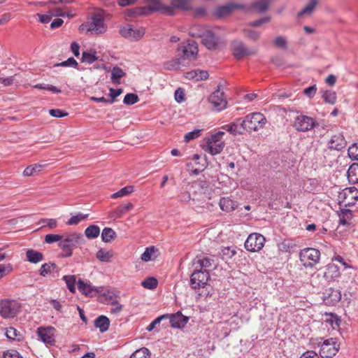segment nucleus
<instances>
[{
    "label": "nucleus",
    "instance_id": "nucleus-29",
    "mask_svg": "<svg viewBox=\"0 0 358 358\" xmlns=\"http://www.w3.org/2000/svg\"><path fill=\"white\" fill-rule=\"evenodd\" d=\"M26 257L27 261L33 264H37L43 260V253L31 249L26 252Z\"/></svg>",
    "mask_w": 358,
    "mask_h": 358
},
{
    "label": "nucleus",
    "instance_id": "nucleus-20",
    "mask_svg": "<svg viewBox=\"0 0 358 358\" xmlns=\"http://www.w3.org/2000/svg\"><path fill=\"white\" fill-rule=\"evenodd\" d=\"M168 317L170 319L171 326L174 328H182L189 321V317L183 315L180 312L168 315Z\"/></svg>",
    "mask_w": 358,
    "mask_h": 358
},
{
    "label": "nucleus",
    "instance_id": "nucleus-52",
    "mask_svg": "<svg viewBox=\"0 0 358 358\" xmlns=\"http://www.w3.org/2000/svg\"><path fill=\"white\" fill-rule=\"evenodd\" d=\"M196 264L199 265V270H206V268L211 266L210 259L208 257L198 259Z\"/></svg>",
    "mask_w": 358,
    "mask_h": 358
},
{
    "label": "nucleus",
    "instance_id": "nucleus-10",
    "mask_svg": "<svg viewBox=\"0 0 358 358\" xmlns=\"http://www.w3.org/2000/svg\"><path fill=\"white\" fill-rule=\"evenodd\" d=\"M265 238L259 233L250 234L245 242V248L251 252L260 251L265 243Z\"/></svg>",
    "mask_w": 358,
    "mask_h": 358
},
{
    "label": "nucleus",
    "instance_id": "nucleus-41",
    "mask_svg": "<svg viewBox=\"0 0 358 358\" xmlns=\"http://www.w3.org/2000/svg\"><path fill=\"white\" fill-rule=\"evenodd\" d=\"M43 167V166L40 164L30 165L24 170L23 174L25 176H31L35 173L40 172Z\"/></svg>",
    "mask_w": 358,
    "mask_h": 358
},
{
    "label": "nucleus",
    "instance_id": "nucleus-19",
    "mask_svg": "<svg viewBox=\"0 0 358 358\" xmlns=\"http://www.w3.org/2000/svg\"><path fill=\"white\" fill-rule=\"evenodd\" d=\"M149 3V9L152 11H162L166 15H173V8L169 6H163L161 0H147Z\"/></svg>",
    "mask_w": 358,
    "mask_h": 358
},
{
    "label": "nucleus",
    "instance_id": "nucleus-59",
    "mask_svg": "<svg viewBox=\"0 0 358 358\" xmlns=\"http://www.w3.org/2000/svg\"><path fill=\"white\" fill-rule=\"evenodd\" d=\"M49 113L51 116L55 117H64L69 115L67 112L61 109H50Z\"/></svg>",
    "mask_w": 358,
    "mask_h": 358
},
{
    "label": "nucleus",
    "instance_id": "nucleus-45",
    "mask_svg": "<svg viewBox=\"0 0 358 358\" xmlns=\"http://www.w3.org/2000/svg\"><path fill=\"white\" fill-rule=\"evenodd\" d=\"M150 356V350L146 348H141L133 352L130 358H149Z\"/></svg>",
    "mask_w": 358,
    "mask_h": 358
},
{
    "label": "nucleus",
    "instance_id": "nucleus-4",
    "mask_svg": "<svg viewBox=\"0 0 358 358\" xmlns=\"http://www.w3.org/2000/svg\"><path fill=\"white\" fill-rule=\"evenodd\" d=\"M62 236L59 242V247L64 252L62 256L69 257L73 254V248L83 243V236L81 234L71 233Z\"/></svg>",
    "mask_w": 358,
    "mask_h": 358
},
{
    "label": "nucleus",
    "instance_id": "nucleus-37",
    "mask_svg": "<svg viewBox=\"0 0 358 358\" xmlns=\"http://www.w3.org/2000/svg\"><path fill=\"white\" fill-rule=\"evenodd\" d=\"M317 3V0H310L309 3L304 7V8L298 13V17H301L303 15H310Z\"/></svg>",
    "mask_w": 358,
    "mask_h": 358
},
{
    "label": "nucleus",
    "instance_id": "nucleus-54",
    "mask_svg": "<svg viewBox=\"0 0 358 358\" xmlns=\"http://www.w3.org/2000/svg\"><path fill=\"white\" fill-rule=\"evenodd\" d=\"M273 44L275 47L286 49L287 48V40L283 36H278L273 41Z\"/></svg>",
    "mask_w": 358,
    "mask_h": 358
},
{
    "label": "nucleus",
    "instance_id": "nucleus-40",
    "mask_svg": "<svg viewBox=\"0 0 358 358\" xmlns=\"http://www.w3.org/2000/svg\"><path fill=\"white\" fill-rule=\"evenodd\" d=\"M100 234V228L94 224L90 225L85 231V234L88 238H96Z\"/></svg>",
    "mask_w": 358,
    "mask_h": 358
},
{
    "label": "nucleus",
    "instance_id": "nucleus-63",
    "mask_svg": "<svg viewBox=\"0 0 358 358\" xmlns=\"http://www.w3.org/2000/svg\"><path fill=\"white\" fill-rule=\"evenodd\" d=\"M109 91H110L109 95L112 98L110 100V103H113L115 101V99L116 97H117L118 96H120L122 93V89H116L115 90L113 88H110Z\"/></svg>",
    "mask_w": 358,
    "mask_h": 358
},
{
    "label": "nucleus",
    "instance_id": "nucleus-61",
    "mask_svg": "<svg viewBox=\"0 0 358 358\" xmlns=\"http://www.w3.org/2000/svg\"><path fill=\"white\" fill-rule=\"evenodd\" d=\"M271 20V17H268V16H266V17H264L259 20H255L253 22H251L249 23V25L250 27H260L262 26L263 24H266V23H268Z\"/></svg>",
    "mask_w": 358,
    "mask_h": 358
},
{
    "label": "nucleus",
    "instance_id": "nucleus-18",
    "mask_svg": "<svg viewBox=\"0 0 358 358\" xmlns=\"http://www.w3.org/2000/svg\"><path fill=\"white\" fill-rule=\"evenodd\" d=\"M78 289L83 294L90 297L99 292V289L93 287L89 281L85 282L82 280L78 281Z\"/></svg>",
    "mask_w": 358,
    "mask_h": 358
},
{
    "label": "nucleus",
    "instance_id": "nucleus-39",
    "mask_svg": "<svg viewBox=\"0 0 358 358\" xmlns=\"http://www.w3.org/2000/svg\"><path fill=\"white\" fill-rule=\"evenodd\" d=\"M322 98L325 103L334 105L336 102V93L332 90H326L322 92Z\"/></svg>",
    "mask_w": 358,
    "mask_h": 358
},
{
    "label": "nucleus",
    "instance_id": "nucleus-43",
    "mask_svg": "<svg viewBox=\"0 0 358 358\" xmlns=\"http://www.w3.org/2000/svg\"><path fill=\"white\" fill-rule=\"evenodd\" d=\"M57 268V266L55 263H45L43 264L40 268V274L45 277L47 276L49 273H50L52 271H54Z\"/></svg>",
    "mask_w": 358,
    "mask_h": 358
},
{
    "label": "nucleus",
    "instance_id": "nucleus-42",
    "mask_svg": "<svg viewBox=\"0 0 358 358\" xmlns=\"http://www.w3.org/2000/svg\"><path fill=\"white\" fill-rule=\"evenodd\" d=\"M63 280L65 281L69 290L71 292L74 293L76 292V276L73 275H64L63 277Z\"/></svg>",
    "mask_w": 358,
    "mask_h": 358
},
{
    "label": "nucleus",
    "instance_id": "nucleus-12",
    "mask_svg": "<svg viewBox=\"0 0 358 358\" xmlns=\"http://www.w3.org/2000/svg\"><path fill=\"white\" fill-rule=\"evenodd\" d=\"M357 200L358 190L355 187L345 188L338 194L339 203L345 207L355 205Z\"/></svg>",
    "mask_w": 358,
    "mask_h": 358
},
{
    "label": "nucleus",
    "instance_id": "nucleus-14",
    "mask_svg": "<svg viewBox=\"0 0 358 358\" xmlns=\"http://www.w3.org/2000/svg\"><path fill=\"white\" fill-rule=\"evenodd\" d=\"M212 108L216 111H221L227 107V101L224 92L220 91V87L213 92L208 98Z\"/></svg>",
    "mask_w": 358,
    "mask_h": 358
},
{
    "label": "nucleus",
    "instance_id": "nucleus-6",
    "mask_svg": "<svg viewBox=\"0 0 358 358\" xmlns=\"http://www.w3.org/2000/svg\"><path fill=\"white\" fill-rule=\"evenodd\" d=\"M20 310L21 305L17 301L4 299L0 301V315L3 318H13Z\"/></svg>",
    "mask_w": 358,
    "mask_h": 358
},
{
    "label": "nucleus",
    "instance_id": "nucleus-50",
    "mask_svg": "<svg viewBox=\"0 0 358 358\" xmlns=\"http://www.w3.org/2000/svg\"><path fill=\"white\" fill-rule=\"evenodd\" d=\"M348 154L350 159L358 161V144L354 143L352 145L348 148Z\"/></svg>",
    "mask_w": 358,
    "mask_h": 358
},
{
    "label": "nucleus",
    "instance_id": "nucleus-49",
    "mask_svg": "<svg viewBox=\"0 0 358 358\" xmlns=\"http://www.w3.org/2000/svg\"><path fill=\"white\" fill-rule=\"evenodd\" d=\"M244 34L249 39L256 41L260 37V33L251 29H245L243 30Z\"/></svg>",
    "mask_w": 358,
    "mask_h": 358
},
{
    "label": "nucleus",
    "instance_id": "nucleus-44",
    "mask_svg": "<svg viewBox=\"0 0 358 358\" xmlns=\"http://www.w3.org/2000/svg\"><path fill=\"white\" fill-rule=\"evenodd\" d=\"M98 60L96 52H83L82 54V62L92 64Z\"/></svg>",
    "mask_w": 358,
    "mask_h": 358
},
{
    "label": "nucleus",
    "instance_id": "nucleus-30",
    "mask_svg": "<svg viewBox=\"0 0 358 358\" xmlns=\"http://www.w3.org/2000/svg\"><path fill=\"white\" fill-rule=\"evenodd\" d=\"M94 325L96 328L99 329L101 332H105L109 328L110 320L107 317L101 315L95 320Z\"/></svg>",
    "mask_w": 358,
    "mask_h": 358
},
{
    "label": "nucleus",
    "instance_id": "nucleus-51",
    "mask_svg": "<svg viewBox=\"0 0 358 358\" xmlns=\"http://www.w3.org/2000/svg\"><path fill=\"white\" fill-rule=\"evenodd\" d=\"M6 336L8 339L10 340H19L20 338H18V336H20V334L16 329L13 327H9L6 329Z\"/></svg>",
    "mask_w": 358,
    "mask_h": 358
},
{
    "label": "nucleus",
    "instance_id": "nucleus-7",
    "mask_svg": "<svg viewBox=\"0 0 358 358\" xmlns=\"http://www.w3.org/2000/svg\"><path fill=\"white\" fill-rule=\"evenodd\" d=\"M220 31V29L219 27H214L207 29L202 34L201 36L202 43L208 49H214L216 48L221 40Z\"/></svg>",
    "mask_w": 358,
    "mask_h": 358
},
{
    "label": "nucleus",
    "instance_id": "nucleus-57",
    "mask_svg": "<svg viewBox=\"0 0 358 358\" xmlns=\"http://www.w3.org/2000/svg\"><path fill=\"white\" fill-rule=\"evenodd\" d=\"M55 66H73L74 68H77L78 62H76V60L74 58L70 57L67 60L62 62L61 63L57 64Z\"/></svg>",
    "mask_w": 358,
    "mask_h": 358
},
{
    "label": "nucleus",
    "instance_id": "nucleus-32",
    "mask_svg": "<svg viewBox=\"0 0 358 358\" xmlns=\"http://www.w3.org/2000/svg\"><path fill=\"white\" fill-rule=\"evenodd\" d=\"M272 1L273 0H258L253 2L251 7L259 13H263L268 9L269 3Z\"/></svg>",
    "mask_w": 358,
    "mask_h": 358
},
{
    "label": "nucleus",
    "instance_id": "nucleus-64",
    "mask_svg": "<svg viewBox=\"0 0 358 358\" xmlns=\"http://www.w3.org/2000/svg\"><path fill=\"white\" fill-rule=\"evenodd\" d=\"M300 358H320L318 355L313 350L305 352Z\"/></svg>",
    "mask_w": 358,
    "mask_h": 358
},
{
    "label": "nucleus",
    "instance_id": "nucleus-17",
    "mask_svg": "<svg viewBox=\"0 0 358 358\" xmlns=\"http://www.w3.org/2000/svg\"><path fill=\"white\" fill-rule=\"evenodd\" d=\"M120 32L123 37L134 40L140 39L145 34L143 29H134L130 26L121 28Z\"/></svg>",
    "mask_w": 358,
    "mask_h": 358
},
{
    "label": "nucleus",
    "instance_id": "nucleus-22",
    "mask_svg": "<svg viewBox=\"0 0 358 358\" xmlns=\"http://www.w3.org/2000/svg\"><path fill=\"white\" fill-rule=\"evenodd\" d=\"M222 210L227 213L234 211L238 207L237 202L232 200L230 197H222L219 203Z\"/></svg>",
    "mask_w": 358,
    "mask_h": 358
},
{
    "label": "nucleus",
    "instance_id": "nucleus-2",
    "mask_svg": "<svg viewBox=\"0 0 358 358\" xmlns=\"http://www.w3.org/2000/svg\"><path fill=\"white\" fill-rule=\"evenodd\" d=\"M224 134V131H219L206 136L201 145L202 149L211 155L221 153L225 146V142L223 140Z\"/></svg>",
    "mask_w": 358,
    "mask_h": 358
},
{
    "label": "nucleus",
    "instance_id": "nucleus-35",
    "mask_svg": "<svg viewBox=\"0 0 358 358\" xmlns=\"http://www.w3.org/2000/svg\"><path fill=\"white\" fill-rule=\"evenodd\" d=\"M192 0H171V4L173 8L182 10H189L191 8Z\"/></svg>",
    "mask_w": 358,
    "mask_h": 358
},
{
    "label": "nucleus",
    "instance_id": "nucleus-11",
    "mask_svg": "<svg viewBox=\"0 0 358 358\" xmlns=\"http://www.w3.org/2000/svg\"><path fill=\"white\" fill-rule=\"evenodd\" d=\"M209 278L210 275L207 270H199L196 266V270L190 277V285L194 289L204 287L207 285Z\"/></svg>",
    "mask_w": 358,
    "mask_h": 358
},
{
    "label": "nucleus",
    "instance_id": "nucleus-48",
    "mask_svg": "<svg viewBox=\"0 0 358 358\" xmlns=\"http://www.w3.org/2000/svg\"><path fill=\"white\" fill-rule=\"evenodd\" d=\"M138 96L136 94L128 93L124 96L123 102L124 104L131 106L138 101Z\"/></svg>",
    "mask_w": 358,
    "mask_h": 358
},
{
    "label": "nucleus",
    "instance_id": "nucleus-58",
    "mask_svg": "<svg viewBox=\"0 0 358 358\" xmlns=\"http://www.w3.org/2000/svg\"><path fill=\"white\" fill-rule=\"evenodd\" d=\"M164 318H168V315H163L157 317L146 327V329L148 331H152L155 328L156 325L159 324L161 321Z\"/></svg>",
    "mask_w": 358,
    "mask_h": 358
},
{
    "label": "nucleus",
    "instance_id": "nucleus-23",
    "mask_svg": "<svg viewBox=\"0 0 358 358\" xmlns=\"http://www.w3.org/2000/svg\"><path fill=\"white\" fill-rule=\"evenodd\" d=\"M346 145L343 136L341 134L333 135L329 141V148L334 150H341Z\"/></svg>",
    "mask_w": 358,
    "mask_h": 358
},
{
    "label": "nucleus",
    "instance_id": "nucleus-27",
    "mask_svg": "<svg viewBox=\"0 0 358 358\" xmlns=\"http://www.w3.org/2000/svg\"><path fill=\"white\" fill-rule=\"evenodd\" d=\"M134 208V205L131 202H128L127 203L120 205L117 206L113 212L112 217L115 218H120L129 212V210Z\"/></svg>",
    "mask_w": 358,
    "mask_h": 358
},
{
    "label": "nucleus",
    "instance_id": "nucleus-38",
    "mask_svg": "<svg viewBox=\"0 0 358 358\" xmlns=\"http://www.w3.org/2000/svg\"><path fill=\"white\" fill-rule=\"evenodd\" d=\"M116 237L115 231L109 227H106L101 233V239L105 243H110Z\"/></svg>",
    "mask_w": 358,
    "mask_h": 358
},
{
    "label": "nucleus",
    "instance_id": "nucleus-9",
    "mask_svg": "<svg viewBox=\"0 0 358 358\" xmlns=\"http://www.w3.org/2000/svg\"><path fill=\"white\" fill-rule=\"evenodd\" d=\"M340 344L337 339L330 338L324 340L320 345V355L322 358H332L338 352Z\"/></svg>",
    "mask_w": 358,
    "mask_h": 358
},
{
    "label": "nucleus",
    "instance_id": "nucleus-62",
    "mask_svg": "<svg viewBox=\"0 0 358 358\" xmlns=\"http://www.w3.org/2000/svg\"><path fill=\"white\" fill-rule=\"evenodd\" d=\"M317 92V87L315 85L310 86L303 90V93L305 95L308 96L309 98H312L315 96Z\"/></svg>",
    "mask_w": 358,
    "mask_h": 358
},
{
    "label": "nucleus",
    "instance_id": "nucleus-8",
    "mask_svg": "<svg viewBox=\"0 0 358 358\" xmlns=\"http://www.w3.org/2000/svg\"><path fill=\"white\" fill-rule=\"evenodd\" d=\"M317 124L315 119L305 115H297L293 122V127L300 132L310 131Z\"/></svg>",
    "mask_w": 358,
    "mask_h": 358
},
{
    "label": "nucleus",
    "instance_id": "nucleus-36",
    "mask_svg": "<svg viewBox=\"0 0 358 358\" xmlns=\"http://www.w3.org/2000/svg\"><path fill=\"white\" fill-rule=\"evenodd\" d=\"M125 76L123 70L117 66L113 67L111 71V80L114 84H120V79Z\"/></svg>",
    "mask_w": 358,
    "mask_h": 358
},
{
    "label": "nucleus",
    "instance_id": "nucleus-56",
    "mask_svg": "<svg viewBox=\"0 0 358 358\" xmlns=\"http://www.w3.org/2000/svg\"><path fill=\"white\" fill-rule=\"evenodd\" d=\"M201 129H195L192 131L188 132L185 136V140L187 142H189L194 138H196L200 136L201 133Z\"/></svg>",
    "mask_w": 358,
    "mask_h": 358
},
{
    "label": "nucleus",
    "instance_id": "nucleus-31",
    "mask_svg": "<svg viewBox=\"0 0 358 358\" xmlns=\"http://www.w3.org/2000/svg\"><path fill=\"white\" fill-rule=\"evenodd\" d=\"M113 257V252L112 250H108L104 248L99 249L96 254V257L102 262H108Z\"/></svg>",
    "mask_w": 358,
    "mask_h": 358
},
{
    "label": "nucleus",
    "instance_id": "nucleus-60",
    "mask_svg": "<svg viewBox=\"0 0 358 358\" xmlns=\"http://www.w3.org/2000/svg\"><path fill=\"white\" fill-rule=\"evenodd\" d=\"M3 358H22L20 354L15 350L10 349L3 352Z\"/></svg>",
    "mask_w": 358,
    "mask_h": 358
},
{
    "label": "nucleus",
    "instance_id": "nucleus-24",
    "mask_svg": "<svg viewBox=\"0 0 358 358\" xmlns=\"http://www.w3.org/2000/svg\"><path fill=\"white\" fill-rule=\"evenodd\" d=\"M340 276V270L337 265L334 264H329L326 266V270L324 273V278L328 280H332Z\"/></svg>",
    "mask_w": 358,
    "mask_h": 358
},
{
    "label": "nucleus",
    "instance_id": "nucleus-55",
    "mask_svg": "<svg viewBox=\"0 0 358 358\" xmlns=\"http://www.w3.org/2000/svg\"><path fill=\"white\" fill-rule=\"evenodd\" d=\"M41 223H42L43 225V227H48L50 229H55L57 225H58V223H57V221L56 219H52V218H50V219H43L41 220Z\"/></svg>",
    "mask_w": 358,
    "mask_h": 358
},
{
    "label": "nucleus",
    "instance_id": "nucleus-26",
    "mask_svg": "<svg viewBox=\"0 0 358 358\" xmlns=\"http://www.w3.org/2000/svg\"><path fill=\"white\" fill-rule=\"evenodd\" d=\"M353 214L352 210L343 209L339 213V223L343 226H350L352 224Z\"/></svg>",
    "mask_w": 358,
    "mask_h": 358
},
{
    "label": "nucleus",
    "instance_id": "nucleus-53",
    "mask_svg": "<svg viewBox=\"0 0 358 358\" xmlns=\"http://www.w3.org/2000/svg\"><path fill=\"white\" fill-rule=\"evenodd\" d=\"M63 236L59 234H49L45 236V242L48 244L57 241L60 242Z\"/></svg>",
    "mask_w": 358,
    "mask_h": 358
},
{
    "label": "nucleus",
    "instance_id": "nucleus-47",
    "mask_svg": "<svg viewBox=\"0 0 358 358\" xmlns=\"http://www.w3.org/2000/svg\"><path fill=\"white\" fill-rule=\"evenodd\" d=\"M157 285H158V281L154 277L148 278L141 282V285L143 287H145L146 289H152L156 288Z\"/></svg>",
    "mask_w": 358,
    "mask_h": 358
},
{
    "label": "nucleus",
    "instance_id": "nucleus-15",
    "mask_svg": "<svg viewBox=\"0 0 358 358\" xmlns=\"http://www.w3.org/2000/svg\"><path fill=\"white\" fill-rule=\"evenodd\" d=\"M231 50L233 55L237 59H241L245 56L253 55L257 53V50L248 48L243 42L234 41L231 44Z\"/></svg>",
    "mask_w": 358,
    "mask_h": 358
},
{
    "label": "nucleus",
    "instance_id": "nucleus-28",
    "mask_svg": "<svg viewBox=\"0 0 358 358\" xmlns=\"http://www.w3.org/2000/svg\"><path fill=\"white\" fill-rule=\"evenodd\" d=\"M243 6L237 3H229L226 6L219 8L216 11V15L219 17H223L228 15L231 11L237 8H242Z\"/></svg>",
    "mask_w": 358,
    "mask_h": 358
},
{
    "label": "nucleus",
    "instance_id": "nucleus-5",
    "mask_svg": "<svg viewBox=\"0 0 358 358\" xmlns=\"http://www.w3.org/2000/svg\"><path fill=\"white\" fill-rule=\"evenodd\" d=\"M105 12L103 10H98L92 17V20L86 25L87 31L96 34H100L106 32L107 26L104 19Z\"/></svg>",
    "mask_w": 358,
    "mask_h": 358
},
{
    "label": "nucleus",
    "instance_id": "nucleus-25",
    "mask_svg": "<svg viewBox=\"0 0 358 358\" xmlns=\"http://www.w3.org/2000/svg\"><path fill=\"white\" fill-rule=\"evenodd\" d=\"M159 255V250L154 246H150L145 248L144 252L141 255V260L145 262H148L149 261H153Z\"/></svg>",
    "mask_w": 358,
    "mask_h": 358
},
{
    "label": "nucleus",
    "instance_id": "nucleus-13",
    "mask_svg": "<svg viewBox=\"0 0 358 358\" xmlns=\"http://www.w3.org/2000/svg\"><path fill=\"white\" fill-rule=\"evenodd\" d=\"M320 252L315 248H306L300 252V259L305 266L312 267L320 260Z\"/></svg>",
    "mask_w": 358,
    "mask_h": 358
},
{
    "label": "nucleus",
    "instance_id": "nucleus-33",
    "mask_svg": "<svg viewBox=\"0 0 358 358\" xmlns=\"http://www.w3.org/2000/svg\"><path fill=\"white\" fill-rule=\"evenodd\" d=\"M348 178L350 182H358V164H352L348 170Z\"/></svg>",
    "mask_w": 358,
    "mask_h": 358
},
{
    "label": "nucleus",
    "instance_id": "nucleus-16",
    "mask_svg": "<svg viewBox=\"0 0 358 358\" xmlns=\"http://www.w3.org/2000/svg\"><path fill=\"white\" fill-rule=\"evenodd\" d=\"M55 331L54 327H39L37 334L43 343L52 345L55 343Z\"/></svg>",
    "mask_w": 358,
    "mask_h": 358
},
{
    "label": "nucleus",
    "instance_id": "nucleus-1",
    "mask_svg": "<svg viewBox=\"0 0 358 358\" xmlns=\"http://www.w3.org/2000/svg\"><path fill=\"white\" fill-rule=\"evenodd\" d=\"M178 55L181 58L169 62L166 64V69L169 70H178L181 66H185L186 59L195 60L198 53L196 43L194 41H188L187 43H180L178 48Z\"/></svg>",
    "mask_w": 358,
    "mask_h": 358
},
{
    "label": "nucleus",
    "instance_id": "nucleus-3",
    "mask_svg": "<svg viewBox=\"0 0 358 358\" xmlns=\"http://www.w3.org/2000/svg\"><path fill=\"white\" fill-rule=\"evenodd\" d=\"M244 131L252 132L262 129L267 122L266 118L261 113H252L239 120Z\"/></svg>",
    "mask_w": 358,
    "mask_h": 358
},
{
    "label": "nucleus",
    "instance_id": "nucleus-46",
    "mask_svg": "<svg viewBox=\"0 0 358 358\" xmlns=\"http://www.w3.org/2000/svg\"><path fill=\"white\" fill-rule=\"evenodd\" d=\"M89 216L88 214H82L80 213L76 214V215L72 216L71 218L68 220L66 224L68 225H76L82 220H84Z\"/></svg>",
    "mask_w": 358,
    "mask_h": 358
},
{
    "label": "nucleus",
    "instance_id": "nucleus-34",
    "mask_svg": "<svg viewBox=\"0 0 358 358\" xmlns=\"http://www.w3.org/2000/svg\"><path fill=\"white\" fill-rule=\"evenodd\" d=\"M134 191V187L132 185H127L115 193H113L110 197L115 199L117 198L123 197L131 194Z\"/></svg>",
    "mask_w": 358,
    "mask_h": 358
},
{
    "label": "nucleus",
    "instance_id": "nucleus-21",
    "mask_svg": "<svg viewBox=\"0 0 358 358\" xmlns=\"http://www.w3.org/2000/svg\"><path fill=\"white\" fill-rule=\"evenodd\" d=\"M239 120H241V118H237L234 122L224 125L221 129L229 132L234 136L243 134L245 131Z\"/></svg>",
    "mask_w": 358,
    "mask_h": 358
}]
</instances>
